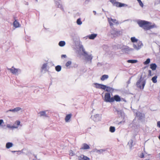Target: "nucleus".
<instances>
[{"label": "nucleus", "instance_id": "obj_1", "mask_svg": "<svg viewBox=\"0 0 160 160\" xmlns=\"http://www.w3.org/2000/svg\"><path fill=\"white\" fill-rule=\"evenodd\" d=\"M104 100L106 102H113L115 101L119 102L121 101L120 97L118 95H115L113 97H111L109 92H106L104 95Z\"/></svg>", "mask_w": 160, "mask_h": 160}, {"label": "nucleus", "instance_id": "obj_2", "mask_svg": "<svg viewBox=\"0 0 160 160\" xmlns=\"http://www.w3.org/2000/svg\"><path fill=\"white\" fill-rule=\"evenodd\" d=\"M138 23L139 26L143 28L145 30H148L156 27L155 24L151 25L150 22L145 21H139Z\"/></svg>", "mask_w": 160, "mask_h": 160}, {"label": "nucleus", "instance_id": "obj_3", "mask_svg": "<svg viewBox=\"0 0 160 160\" xmlns=\"http://www.w3.org/2000/svg\"><path fill=\"white\" fill-rule=\"evenodd\" d=\"M142 81V78H141L137 82L136 85L137 87L140 89H143L145 85L146 84V81H143L141 83Z\"/></svg>", "mask_w": 160, "mask_h": 160}, {"label": "nucleus", "instance_id": "obj_4", "mask_svg": "<svg viewBox=\"0 0 160 160\" xmlns=\"http://www.w3.org/2000/svg\"><path fill=\"white\" fill-rule=\"evenodd\" d=\"M108 21L109 22L110 26H112L113 25V23L116 24H118V21L116 19H113L112 18H108Z\"/></svg>", "mask_w": 160, "mask_h": 160}, {"label": "nucleus", "instance_id": "obj_5", "mask_svg": "<svg viewBox=\"0 0 160 160\" xmlns=\"http://www.w3.org/2000/svg\"><path fill=\"white\" fill-rule=\"evenodd\" d=\"M142 45V44L141 42L138 41L136 43L133 44V47L134 48L138 50L141 47Z\"/></svg>", "mask_w": 160, "mask_h": 160}, {"label": "nucleus", "instance_id": "obj_6", "mask_svg": "<svg viewBox=\"0 0 160 160\" xmlns=\"http://www.w3.org/2000/svg\"><path fill=\"white\" fill-rule=\"evenodd\" d=\"M95 87L97 88L105 90L106 88V86L105 85L98 84L97 83H94Z\"/></svg>", "mask_w": 160, "mask_h": 160}, {"label": "nucleus", "instance_id": "obj_7", "mask_svg": "<svg viewBox=\"0 0 160 160\" xmlns=\"http://www.w3.org/2000/svg\"><path fill=\"white\" fill-rule=\"evenodd\" d=\"M78 159L79 160H90V159L87 157L81 154L78 157Z\"/></svg>", "mask_w": 160, "mask_h": 160}, {"label": "nucleus", "instance_id": "obj_8", "mask_svg": "<svg viewBox=\"0 0 160 160\" xmlns=\"http://www.w3.org/2000/svg\"><path fill=\"white\" fill-rule=\"evenodd\" d=\"M8 69L13 74H17L19 71L18 69H16L12 67L11 68Z\"/></svg>", "mask_w": 160, "mask_h": 160}, {"label": "nucleus", "instance_id": "obj_9", "mask_svg": "<svg viewBox=\"0 0 160 160\" xmlns=\"http://www.w3.org/2000/svg\"><path fill=\"white\" fill-rule=\"evenodd\" d=\"M114 6H115L117 7H125L127 6V5L125 4L122 3L118 2H116Z\"/></svg>", "mask_w": 160, "mask_h": 160}, {"label": "nucleus", "instance_id": "obj_10", "mask_svg": "<svg viewBox=\"0 0 160 160\" xmlns=\"http://www.w3.org/2000/svg\"><path fill=\"white\" fill-rule=\"evenodd\" d=\"M72 116L71 114H69L67 115L65 117V120L66 122H68L70 121V120L71 119Z\"/></svg>", "mask_w": 160, "mask_h": 160}, {"label": "nucleus", "instance_id": "obj_11", "mask_svg": "<svg viewBox=\"0 0 160 160\" xmlns=\"http://www.w3.org/2000/svg\"><path fill=\"white\" fill-rule=\"evenodd\" d=\"M82 146V147L80 148L81 150L88 149L90 148L89 146L86 143H84Z\"/></svg>", "mask_w": 160, "mask_h": 160}, {"label": "nucleus", "instance_id": "obj_12", "mask_svg": "<svg viewBox=\"0 0 160 160\" xmlns=\"http://www.w3.org/2000/svg\"><path fill=\"white\" fill-rule=\"evenodd\" d=\"M105 90L106 91L109 92H112L114 90V89L112 88L107 86H106V88Z\"/></svg>", "mask_w": 160, "mask_h": 160}, {"label": "nucleus", "instance_id": "obj_13", "mask_svg": "<svg viewBox=\"0 0 160 160\" xmlns=\"http://www.w3.org/2000/svg\"><path fill=\"white\" fill-rule=\"evenodd\" d=\"M97 35L96 34H92L89 35L88 37L90 39H93L97 37Z\"/></svg>", "mask_w": 160, "mask_h": 160}, {"label": "nucleus", "instance_id": "obj_14", "mask_svg": "<svg viewBox=\"0 0 160 160\" xmlns=\"http://www.w3.org/2000/svg\"><path fill=\"white\" fill-rule=\"evenodd\" d=\"M157 67V66L155 63H152L150 64V68L152 69V70H155L156 69Z\"/></svg>", "mask_w": 160, "mask_h": 160}, {"label": "nucleus", "instance_id": "obj_15", "mask_svg": "<svg viewBox=\"0 0 160 160\" xmlns=\"http://www.w3.org/2000/svg\"><path fill=\"white\" fill-rule=\"evenodd\" d=\"M108 78V76L107 75H103L101 78V80L102 81L107 79Z\"/></svg>", "mask_w": 160, "mask_h": 160}, {"label": "nucleus", "instance_id": "obj_16", "mask_svg": "<svg viewBox=\"0 0 160 160\" xmlns=\"http://www.w3.org/2000/svg\"><path fill=\"white\" fill-rule=\"evenodd\" d=\"M13 25L15 28H18L19 27L20 24L18 22L15 20L13 22Z\"/></svg>", "mask_w": 160, "mask_h": 160}, {"label": "nucleus", "instance_id": "obj_17", "mask_svg": "<svg viewBox=\"0 0 160 160\" xmlns=\"http://www.w3.org/2000/svg\"><path fill=\"white\" fill-rule=\"evenodd\" d=\"M21 109V108L20 107H16L13 109L10 110L9 111L13 112H18Z\"/></svg>", "mask_w": 160, "mask_h": 160}, {"label": "nucleus", "instance_id": "obj_18", "mask_svg": "<svg viewBox=\"0 0 160 160\" xmlns=\"http://www.w3.org/2000/svg\"><path fill=\"white\" fill-rule=\"evenodd\" d=\"M158 76L157 75H155L152 78V82L154 83H156L157 82V78Z\"/></svg>", "mask_w": 160, "mask_h": 160}, {"label": "nucleus", "instance_id": "obj_19", "mask_svg": "<svg viewBox=\"0 0 160 160\" xmlns=\"http://www.w3.org/2000/svg\"><path fill=\"white\" fill-rule=\"evenodd\" d=\"M13 146V144L11 142H8L6 144V148H10L12 147Z\"/></svg>", "mask_w": 160, "mask_h": 160}, {"label": "nucleus", "instance_id": "obj_20", "mask_svg": "<svg viewBox=\"0 0 160 160\" xmlns=\"http://www.w3.org/2000/svg\"><path fill=\"white\" fill-rule=\"evenodd\" d=\"M127 62L128 63H137L138 62V61L135 60H128Z\"/></svg>", "mask_w": 160, "mask_h": 160}, {"label": "nucleus", "instance_id": "obj_21", "mask_svg": "<svg viewBox=\"0 0 160 160\" xmlns=\"http://www.w3.org/2000/svg\"><path fill=\"white\" fill-rule=\"evenodd\" d=\"M61 67L60 65H58L55 67V70L58 72H59L61 70Z\"/></svg>", "mask_w": 160, "mask_h": 160}, {"label": "nucleus", "instance_id": "obj_22", "mask_svg": "<svg viewBox=\"0 0 160 160\" xmlns=\"http://www.w3.org/2000/svg\"><path fill=\"white\" fill-rule=\"evenodd\" d=\"M58 44L59 46L63 47L65 45V42L64 41H61L59 42Z\"/></svg>", "mask_w": 160, "mask_h": 160}, {"label": "nucleus", "instance_id": "obj_23", "mask_svg": "<svg viewBox=\"0 0 160 160\" xmlns=\"http://www.w3.org/2000/svg\"><path fill=\"white\" fill-rule=\"evenodd\" d=\"M115 128L114 127L111 126L109 128V131L111 132H113L115 131Z\"/></svg>", "mask_w": 160, "mask_h": 160}, {"label": "nucleus", "instance_id": "obj_24", "mask_svg": "<svg viewBox=\"0 0 160 160\" xmlns=\"http://www.w3.org/2000/svg\"><path fill=\"white\" fill-rule=\"evenodd\" d=\"M40 116H44L46 117H47V116L46 114V112L45 111H41L40 112Z\"/></svg>", "mask_w": 160, "mask_h": 160}, {"label": "nucleus", "instance_id": "obj_25", "mask_svg": "<svg viewBox=\"0 0 160 160\" xmlns=\"http://www.w3.org/2000/svg\"><path fill=\"white\" fill-rule=\"evenodd\" d=\"M131 41L133 42H137L138 41V40L136 39L134 37H132L131 38Z\"/></svg>", "mask_w": 160, "mask_h": 160}, {"label": "nucleus", "instance_id": "obj_26", "mask_svg": "<svg viewBox=\"0 0 160 160\" xmlns=\"http://www.w3.org/2000/svg\"><path fill=\"white\" fill-rule=\"evenodd\" d=\"M150 61V60L149 58L147 59L143 63L144 65H147L149 64Z\"/></svg>", "mask_w": 160, "mask_h": 160}, {"label": "nucleus", "instance_id": "obj_27", "mask_svg": "<svg viewBox=\"0 0 160 160\" xmlns=\"http://www.w3.org/2000/svg\"><path fill=\"white\" fill-rule=\"evenodd\" d=\"M82 48V51L84 55L86 56L88 55V54L87 52H86L85 51L84 49L83 48L82 46H81V48Z\"/></svg>", "mask_w": 160, "mask_h": 160}, {"label": "nucleus", "instance_id": "obj_28", "mask_svg": "<svg viewBox=\"0 0 160 160\" xmlns=\"http://www.w3.org/2000/svg\"><path fill=\"white\" fill-rule=\"evenodd\" d=\"M72 63V62L70 61H69L68 62H67L65 66L66 67H68Z\"/></svg>", "mask_w": 160, "mask_h": 160}, {"label": "nucleus", "instance_id": "obj_29", "mask_svg": "<svg viewBox=\"0 0 160 160\" xmlns=\"http://www.w3.org/2000/svg\"><path fill=\"white\" fill-rule=\"evenodd\" d=\"M77 22L78 24L80 25L82 24V22L81 21L80 18H78L77 19Z\"/></svg>", "mask_w": 160, "mask_h": 160}, {"label": "nucleus", "instance_id": "obj_30", "mask_svg": "<svg viewBox=\"0 0 160 160\" xmlns=\"http://www.w3.org/2000/svg\"><path fill=\"white\" fill-rule=\"evenodd\" d=\"M138 2L139 5L142 7H143V4L141 0H137Z\"/></svg>", "mask_w": 160, "mask_h": 160}, {"label": "nucleus", "instance_id": "obj_31", "mask_svg": "<svg viewBox=\"0 0 160 160\" xmlns=\"http://www.w3.org/2000/svg\"><path fill=\"white\" fill-rule=\"evenodd\" d=\"M153 74H152V71L151 70H149L148 71V77H150L153 75Z\"/></svg>", "mask_w": 160, "mask_h": 160}, {"label": "nucleus", "instance_id": "obj_32", "mask_svg": "<svg viewBox=\"0 0 160 160\" xmlns=\"http://www.w3.org/2000/svg\"><path fill=\"white\" fill-rule=\"evenodd\" d=\"M110 2L113 5H115L116 1V0H110Z\"/></svg>", "mask_w": 160, "mask_h": 160}, {"label": "nucleus", "instance_id": "obj_33", "mask_svg": "<svg viewBox=\"0 0 160 160\" xmlns=\"http://www.w3.org/2000/svg\"><path fill=\"white\" fill-rule=\"evenodd\" d=\"M47 66V63H44L42 65V69H44Z\"/></svg>", "mask_w": 160, "mask_h": 160}, {"label": "nucleus", "instance_id": "obj_34", "mask_svg": "<svg viewBox=\"0 0 160 160\" xmlns=\"http://www.w3.org/2000/svg\"><path fill=\"white\" fill-rule=\"evenodd\" d=\"M17 125L18 126L20 124V122L19 121H17L16 122Z\"/></svg>", "mask_w": 160, "mask_h": 160}, {"label": "nucleus", "instance_id": "obj_35", "mask_svg": "<svg viewBox=\"0 0 160 160\" xmlns=\"http://www.w3.org/2000/svg\"><path fill=\"white\" fill-rule=\"evenodd\" d=\"M157 126L160 128V121L157 122Z\"/></svg>", "mask_w": 160, "mask_h": 160}, {"label": "nucleus", "instance_id": "obj_36", "mask_svg": "<svg viewBox=\"0 0 160 160\" xmlns=\"http://www.w3.org/2000/svg\"><path fill=\"white\" fill-rule=\"evenodd\" d=\"M140 157L141 158H143L144 157V155L143 153H142L140 155Z\"/></svg>", "mask_w": 160, "mask_h": 160}, {"label": "nucleus", "instance_id": "obj_37", "mask_svg": "<svg viewBox=\"0 0 160 160\" xmlns=\"http://www.w3.org/2000/svg\"><path fill=\"white\" fill-rule=\"evenodd\" d=\"M3 123V120H2V119L0 120V125H1Z\"/></svg>", "mask_w": 160, "mask_h": 160}, {"label": "nucleus", "instance_id": "obj_38", "mask_svg": "<svg viewBox=\"0 0 160 160\" xmlns=\"http://www.w3.org/2000/svg\"><path fill=\"white\" fill-rule=\"evenodd\" d=\"M62 58H66V55H62L61 56Z\"/></svg>", "mask_w": 160, "mask_h": 160}, {"label": "nucleus", "instance_id": "obj_39", "mask_svg": "<svg viewBox=\"0 0 160 160\" xmlns=\"http://www.w3.org/2000/svg\"><path fill=\"white\" fill-rule=\"evenodd\" d=\"M158 138L159 139V140H160V135H159V136L158 137Z\"/></svg>", "mask_w": 160, "mask_h": 160}, {"label": "nucleus", "instance_id": "obj_40", "mask_svg": "<svg viewBox=\"0 0 160 160\" xmlns=\"http://www.w3.org/2000/svg\"><path fill=\"white\" fill-rule=\"evenodd\" d=\"M159 3L160 4V0L159 1Z\"/></svg>", "mask_w": 160, "mask_h": 160}, {"label": "nucleus", "instance_id": "obj_41", "mask_svg": "<svg viewBox=\"0 0 160 160\" xmlns=\"http://www.w3.org/2000/svg\"><path fill=\"white\" fill-rule=\"evenodd\" d=\"M36 1H37L38 0H36Z\"/></svg>", "mask_w": 160, "mask_h": 160}]
</instances>
